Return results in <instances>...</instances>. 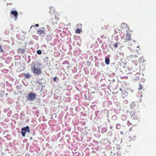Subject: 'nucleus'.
<instances>
[{
  "label": "nucleus",
  "instance_id": "obj_1",
  "mask_svg": "<svg viewBox=\"0 0 156 156\" xmlns=\"http://www.w3.org/2000/svg\"><path fill=\"white\" fill-rule=\"evenodd\" d=\"M31 69L33 73L35 75H39L42 73L40 66L39 64L37 63L35 64L33 66H31Z\"/></svg>",
  "mask_w": 156,
  "mask_h": 156
},
{
  "label": "nucleus",
  "instance_id": "obj_2",
  "mask_svg": "<svg viewBox=\"0 0 156 156\" xmlns=\"http://www.w3.org/2000/svg\"><path fill=\"white\" fill-rule=\"evenodd\" d=\"M30 131V127L28 126L22 128L21 129V133L22 136L25 137L27 132L29 133Z\"/></svg>",
  "mask_w": 156,
  "mask_h": 156
},
{
  "label": "nucleus",
  "instance_id": "obj_3",
  "mask_svg": "<svg viewBox=\"0 0 156 156\" xmlns=\"http://www.w3.org/2000/svg\"><path fill=\"white\" fill-rule=\"evenodd\" d=\"M36 94L31 92L29 93L27 97V98L29 101H34L36 98Z\"/></svg>",
  "mask_w": 156,
  "mask_h": 156
},
{
  "label": "nucleus",
  "instance_id": "obj_4",
  "mask_svg": "<svg viewBox=\"0 0 156 156\" xmlns=\"http://www.w3.org/2000/svg\"><path fill=\"white\" fill-rule=\"evenodd\" d=\"M11 14L14 16L15 18V20H16L17 19L18 14L17 11L16 10H12L10 12Z\"/></svg>",
  "mask_w": 156,
  "mask_h": 156
},
{
  "label": "nucleus",
  "instance_id": "obj_5",
  "mask_svg": "<svg viewBox=\"0 0 156 156\" xmlns=\"http://www.w3.org/2000/svg\"><path fill=\"white\" fill-rule=\"evenodd\" d=\"M77 27L79 28V29H77L76 31V33H80L82 30V25L80 23L77 24L76 25Z\"/></svg>",
  "mask_w": 156,
  "mask_h": 156
},
{
  "label": "nucleus",
  "instance_id": "obj_6",
  "mask_svg": "<svg viewBox=\"0 0 156 156\" xmlns=\"http://www.w3.org/2000/svg\"><path fill=\"white\" fill-rule=\"evenodd\" d=\"M131 118L134 119H138L139 118V116L136 112H133L131 116Z\"/></svg>",
  "mask_w": 156,
  "mask_h": 156
},
{
  "label": "nucleus",
  "instance_id": "obj_7",
  "mask_svg": "<svg viewBox=\"0 0 156 156\" xmlns=\"http://www.w3.org/2000/svg\"><path fill=\"white\" fill-rule=\"evenodd\" d=\"M23 74L25 79H29L31 76V74L29 73H23Z\"/></svg>",
  "mask_w": 156,
  "mask_h": 156
},
{
  "label": "nucleus",
  "instance_id": "obj_8",
  "mask_svg": "<svg viewBox=\"0 0 156 156\" xmlns=\"http://www.w3.org/2000/svg\"><path fill=\"white\" fill-rule=\"evenodd\" d=\"M126 41H130L131 39L130 37V34L129 33L126 34Z\"/></svg>",
  "mask_w": 156,
  "mask_h": 156
},
{
  "label": "nucleus",
  "instance_id": "obj_9",
  "mask_svg": "<svg viewBox=\"0 0 156 156\" xmlns=\"http://www.w3.org/2000/svg\"><path fill=\"white\" fill-rule=\"evenodd\" d=\"M25 50L23 48H19L17 50V51L19 53H21L22 54H23L25 53Z\"/></svg>",
  "mask_w": 156,
  "mask_h": 156
},
{
  "label": "nucleus",
  "instance_id": "obj_10",
  "mask_svg": "<svg viewBox=\"0 0 156 156\" xmlns=\"http://www.w3.org/2000/svg\"><path fill=\"white\" fill-rule=\"evenodd\" d=\"M42 28L44 30L45 29V28L44 27H42ZM44 30H39L37 31V33L39 35H40L42 34H44Z\"/></svg>",
  "mask_w": 156,
  "mask_h": 156
},
{
  "label": "nucleus",
  "instance_id": "obj_11",
  "mask_svg": "<svg viewBox=\"0 0 156 156\" xmlns=\"http://www.w3.org/2000/svg\"><path fill=\"white\" fill-rule=\"evenodd\" d=\"M105 61L107 65H108L109 64L110 59L109 58L107 57H105Z\"/></svg>",
  "mask_w": 156,
  "mask_h": 156
},
{
  "label": "nucleus",
  "instance_id": "obj_12",
  "mask_svg": "<svg viewBox=\"0 0 156 156\" xmlns=\"http://www.w3.org/2000/svg\"><path fill=\"white\" fill-rule=\"evenodd\" d=\"M121 119L123 121H125L127 117L125 115H122L121 116Z\"/></svg>",
  "mask_w": 156,
  "mask_h": 156
},
{
  "label": "nucleus",
  "instance_id": "obj_13",
  "mask_svg": "<svg viewBox=\"0 0 156 156\" xmlns=\"http://www.w3.org/2000/svg\"><path fill=\"white\" fill-rule=\"evenodd\" d=\"M135 106V104L134 102H132L131 104L130 105V107L131 108H133Z\"/></svg>",
  "mask_w": 156,
  "mask_h": 156
},
{
  "label": "nucleus",
  "instance_id": "obj_14",
  "mask_svg": "<svg viewBox=\"0 0 156 156\" xmlns=\"http://www.w3.org/2000/svg\"><path fill=\"white\" fill-rule=\"evenodd\" d=\"M120 30V29H118V28H115L114 30L115 34H116L118 33V31H119Z\"/></svg>",
  "mask_w": 156,
  "mask_h": 156
},
{
  "label": "nucleus",
  "instance_id": "obj_15",
  "mask_svg": "<svg viewBox=\"0 0 156 156\" xmlns=\"http://www.w3.org/2000/svg\"><path fill=\"white\" fill-rule=\"evenodd\" d=\"M0 52L2 53L4 52H5L4 50L2 49V46H0Z\"/></svg>",
  "mask_w": 156,
  "mask_h": 156
},
{
  "label": "nucleus",
  "instance_id": "obj_16",
  "mask_svg": "<svg viewBox=\"0 0 156 156\" xmlns=\"http://www.w3.org/2000/svg\"><path fill=\"white\" fill-rule=\"evenodd\" d=\"M139 88H138V90H141L142 89V87L141 85V84L140 83L139 84Z\"/></svg>",
  "mask_w": 156,
  "mask_h": 156
},
{
  "label": "nucleus",
  "instance_id": "obj_17",
  "mask_svg": "<svg viewBox=\"0 0 156 156\" xmlns=\"http://www.w3.org/2000/svg\"><path fill=\"white\" fill-rule=\"evenodd\" d=\"M37 52L38 55H41V51L40 50L37 51Z\"/></svg>",
  "mask_w": 156,
  "mask_h": 156
},
{
  "label": "nucleus",
  "instance_id": "obj_18",
  "mask_svg": "<svg viewBox=\"0 0 156 156\" xmlns=\"http://www.w3.org/2000/svg\"><path fill=\"white\" fill-rule=\"evenodd\" d=\"M39 26V24H35V26H32L31 27H30V29L32 27H38Z\"/></svg>",
  "mask_w": 156,
  "mask_h": 156
},
{
  "label": "nucleus",
  "instance_id": "obj_19",
  "mask_svg": "<svg viewBox=\"0 0 156 156\" xmlns=\"http://www.w3.org/2000/svg\"><path fill=\"white\" fill-rule=\"evenodd\" d=\"M118 47V43H115L114 45V47L115 48H117Z\"/></svg>",
  "mask_w": 156,
  "mask_h": 156
},
{
  "label": "nucleus",
  "instance_id": "obj_20",
  "mask_svg": "<svg viewBox=\"0 0 156 156\" xmlns=\"http://www.w3.org/2000/svg\"><path fill=\"white\" fill-rule=\"evenodd\" d=\"M21 87V86H20V85L16 87V89H20Z\"/></svg>",
  "mask_w": 156,
  "mask_h": 156
},
{
  "label": "nucleus",
  "instance_id": "obj_21",
  "mask_svg": "<svg viewBox=\"0 0 156 156\" xmlns=\"http://www.w3.org/2000/svg\"><path fill=\"white\" fill-rule=\"evenodd\" d=\"M57 77H55L54 78L53 80L54 82H55L56 81V80L57 79Z\"/></svg>",
  "mask_w": 156,
  "mask_h": 156
},
{
  "label": "nucleus",
  "instance_id": "obj_22",
  "mask_svg": "<svg viewBox=\"0 0 156 156\" xmlns=\"http://www.w3.org/2000/svg\"><path fill=\"white\" fill-rule=\"evenodd\" d=\"M121 26H126V24L125 23H123L121 24Z\"/></svg>",
  "mask_w": 156,
  "mask_h": 156
},
{
  "label": "nucleus",
  "instance_id": "obj_23",
  "mask_svg": "<svg viewBox=\"0 0 156 156\" xmlns=\"http://www.w3.org/2000/svg\"><path fill=\"white\" fill-rule=\"evenodd\" d=\"M136 78L137 80H140V77L139 76H137L136 77Z\"/></svg>",
  "mask_w": 156,
  "mask_h": 156
},
{
  "label": "nucleus",
  "instance_id": "obj_24",
  "mask_svg": "<svg viewBox=\"0 0 156 156\" xmlns=\"http://www.w3.org/2000/svg\"><path fill=\"white\" fill-rule=\"evenodd\" d=\"M105 28L106 29H107L108 28V26H106L105 27Z\"/></svg>",
  "mask_w": 156,
  "mask_h": 156
},
{
  "label": "nucleus",
  "instance_id": "obj_25",
  "mask_svg": "<svg viewBox=\"0 0 156 156\" xmlns=\"http://www.w3.org/2000/svg\"><path fill=\"white\" fill-rule=\"evenodd\" d=\"M123 132L122 131H121L120 132V134L121 135L123 134Z\"/></svg>",
  "mask_w": 156,
  "mask_h": 156
},
{
  "label": "nucleus",
  "instance_id": "obj_26",
  "mask_svg": "<svg viewBox=\"0 0 156 156\" xmlns=\"http://www.w3.org/2000/svg\"><path fill=\"white\" fill-rule=\"evenodd\" d=\"M129 29H127V30H126V31L127 32H129Z\"/></svg>",
  "mask_w": 156,
  "mask_h": 156
},
{
  "label": "nucleus",
  "instance_id": "obj_27",
  "mask_svg": "<svg viewBox=\"0 0 156 156\" xmlns=\"http://www.w3.org/2000/svg\"><path fill=\"white\" fill-rule=\"evenodd\" d=\"M140 47L139 46H138L137 47V48H139Z\"/></svg>",
  "mask_w": 156,
  "mask_h": 156
},
{
  "label": "nucleus",
  "instance_id": "obj_28",
  "mask_svg": "<svg viewBox=\"0 0 156 156\" xmlns=\"http://www.w3.org/2000/svg\"><path fill=\"white\" fill-rule=\"evenodd\" d=\"M102 29H104V27H102L101 28Z\"/></svg>",
  "mask_w": 156,
  "mask_h": 156
},
{
  "label": "nucleus",
  "instance_id": "obj_29",
  "mask_svg": "<svg viewBox=\"0 0 156 156\" xmlns=\"http://www.w3.org/2000/svg\"><path fill=\"white\" fill-rule=\"evenodd\" d=\"M118 148H119L118 149H120V148H119V147H118Z\"/></svg>",
  "mask_w": 156,
  "mask_h": 156
},
{
  "label": "nucleus",
  "instance_id": "obj_30",
  "mask_svg": "<svg viewBox=\"0 0 156 156\" xmlns=\"http://www.w3.org/2000/svg\"><path fill=\"white\" fill-rule=\"evenodd\" d=\"M118 148H119L118 149H120V148H119V147H118Z\"/></svg>",
  "mask_w": 156,
  "mask_h": 156
},
{
  "label": "nucleus",
  "instance_id": "obj_31",
  "mask_svg": "<svg viewBox=\"0 0 156 156\" xmlns=\"http://www.w3.org/2000/svg\"><path fill=\"white\" fill-rule=\"evenodd\" d=\"M120 90H121V89H120Z\"/></svg>",
  "mask_w": 156,
  "mask_h": 156
}]
</instances>
